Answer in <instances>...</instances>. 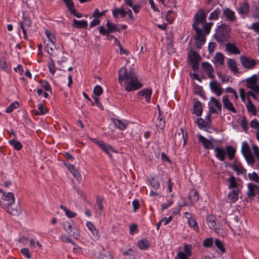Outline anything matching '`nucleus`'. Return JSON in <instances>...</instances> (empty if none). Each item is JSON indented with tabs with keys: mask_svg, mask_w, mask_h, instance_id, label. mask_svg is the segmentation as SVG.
I'll use <instances>...</instances> for the list:
<instances>
[{
	"mask_svg": "<svg viewBox=\"0 0 259 259\" xmlns=\"http://www.w3.org/2000/svg\"><path fill=\"white\" fill-rule=\"evenodd\" d=\"M203 245L206 247H211L213 245V240L211 238H208L203 241Z\"/></svg>",
	"mask_w": 259,
	"mask_h": 259,
	"instance_id": "58",
	"label": "nucleus"
},
{
	"mask_svg": "<svg viewBox=\"0 0 259 259\" xmlns=\"http://www.w3.org/2000/svg\"><path fill=\"white\" fill-rule=\"evenodd\" d=\"M239 194V189H232L228 194V197L232 202H235L238 199Z\"/></svg>",
	"mask_w": 259,
	"mask_h": 259,
	"instance_id": "24",
	"label": "nucleus"
},
{
	"mask_svg": "<svg viewBox=\"0 0 259 259\" xmlns=\"http://www.w3.org/2000/svg\"><path fill=\"white\" fill-rule=\"evenodd\" d=\"M221 13V9L220 8H217L214 11H213L210 14L209 16V19L211 20H217Z\"/></svg>",
	"mask_w": 259,
	"mask_h": 259,
	"instance_id": "35",
	"label": "nucleus"
},
{
	"mask_svg": "<svg viewBox=\"0 0 259 259\" xmlns=\"http://www.w3.org/2000/svg\"><path fill=\"white\" fill-rule=\"evenodd\" d=\"M241 152L243 155L250 153V149L247 143L245 141L243 142L241 147Z\"/></svg>",
	"mask_w": 259,
	"mask_h": 259,
	"instance_id": "48",
	"label": "nucleus"
},
{
	"mask_svg": "<svg viewBox=\"0 0 259 259\" xmlns=\"http://www.w3.org/2000/svg\"><path fill=\"white\" fill-rule=\"evenodd\" d=\"M249 28L253 30L256 33L259 34V21L253 23Z\"/></svg>",
	"mask_w": 259,
	"mask_h": 259,
	"instance_id": "63",
	"label": "nucleus"
},
{
	"mask_svg": "<svg viewBox=\"0 0 259 259\" xmlns=\"http://www.w3.org/2000/svg\"><path fill=\"white\" fill-rule=\"evenodd\" d=\"M113 16L115 18H117V15H121L122 18L125 17L127 12L123 8H115L112 11Z\"/></svg>",
	"mask_w": 259,
	"mask_h": 259,
	"instance_id": "30",
	"label": "nucleus"
},
{
	"mask_svg": "<svg viewBox=\"0 0 259 259\" xmlns=\"http://www.w3.org/2000/svg\"><path fill=\"white\" fill-rule=\"evenodd\" d=\"M192 27L196 33L194 37L195 46L197 49H200L206 41L205 35L202 33V29L199 28L196 24H193Z\"/></svg>",
	"mask_w": 259,
	"mask_h": 259,
	"instance_id": "4",
	"label": "nucleus"
},
{
	"mask_svg": "<svg viewBox=\"0 0 259 259\" xmlns=\"http://www.w3.org/2000/svg\"><path fill=\"white\" fill-rule=\"evenodd\" d=\"M188 223L189 226L193 228L196 231H199V228L197 223L194 218L191 217H187Z\"/></svg>",
	"mask_w": 259,
	"mask_h": 259,
	"instance_id": "40",
	"label": "nucleus"
},
{
	"mask_svg": "<svg viewBox=\"0 0 259 259\" xmlns=\"http://www.w3.org/2000/svg\"><path fill=\"white\" fill-rule=\"evenodd\" d=\"M206 222L209 227H214L215 225V222L213 216H207L206 218Z\"/></svg>",
	"mask_w": 259,
	"mask_h": 259,
	"instance_id": "55",
	"label": "nucleus"
},
{
	"mask_svg": "<svg viewBox=\"0 0 259 259\" xmlns=\"http://www.w3.org/2000/svg\"><path fill=\"white\" fill-rule=\"evenodd\" d=\"M123 259H135V255L132 249H128L123 252Z\"/></svg>",
	"mask_w": 259,
	"mask_h": 259,
	"instance_id": "43",
	"label": "nucleus"
},
{
	"mask_svg": "<svg viewBox=\"0 0 259 259\" xmlns=\"http://www.w3.org/2000/svg\"><path fill=\"white\" fill-rule=\"evenodd\" d=\"M86 226L94 236H98V232L92 223L91 222H87L86 223Z\"/></svg>",
	"mask_w": 259,
	"mask_h": 259,
	"instance_id": "41",
	"label": "nucleus"
},
{
	"mask_svg": "<svg viewBox=\"0 0 259 259\" xmlns=\"http://www.w3.org/2000/svg\"><path fill=\"white\" fill-rule=\"evenodd\" d=\"M247 111L252 113L254 115L256 113V108L254 104L251 102L250 98L248 97V103L246 105Z\"/></svg>",
	"mask_w": 259,
	"mask_h": 259,
	"instance_id": "36",
	"label": "nucleus"
},
{
	"mask_svg": "<svg viewBox=\"0 0 259 259\" xmlns=\"http://www.w3.org/2000/svg\"><path fill=\"white\" fill-rule=\"evenodd\" d=\"M222 102L224 107L228 111L234 113L237 112V111L234 108L232 103L230 101L228 95H225L223 97Z\"/></svg>",
	"mask_w": 259,
	"mask_h": 259,
	"instance_id": "13",
	"label": "nucleus"
},
{
	"mask_svg": "<svg viewBox=\"0 0 259 259\" xmlns=\"http://www.w3.org/2000/svg\"><path fill=\"white\" fill-rule=\"evenodd\" d=\"M208 12L209 11L205 13V11L203 9L201 8L199 9L198 11V12L195 15V22L193 23V24H196V25L198 26V23L202 24L205 22L207 14Z\"/></svg>",
	"mask_w": 259,
	"mask_h": 259,
	"instance_id": "8",
	"label": "nucleus"
},
{
	"mask_svg": "<svg viewBox=\"0 0 259 259\" xmlns=\"http://www.w3.org/2000/svg\"><path fill=\"white\" fill-rule=\"evenodd\" d=\"M252 17L255 19H259V8L256 5L252 7Z\"/></svg>",
	"mask_w": 259,
	"mask_h": 259,
	"instance_id": "57",
	"label": "nucleus"
},
{
	"mask_svg": "<svg viewBox=\"0 0 259 259\" xmlns=\"http://www.w3.org/2000/svg\"><path fill=\"white\" fill-rule=\"evenodd\" d=\"M23 21L22 22H20V27L22 30L23 33L24 35V38L25 39H27V29L26 27H29L31 25V21L29 17L27 16H23Z\"/></svg>",
	"mask_w": 259,
	"mask_h": 259,
	"instance_id": "10",
	"label": "nucleus"
},
{
	"mask_svg": "<svg viewBox=\"0 0 259 259\" xmlns=\"http://www.w3.org/2000/svg\"><path fill=\"white\" fill-rule=\"evenodd\" d=\"M19 106V104L18 102H14L10 104L6 109V112L8 113H11L13 111Z\"/></svg>",
	"mask_w": 259,
	"mask_h": 259,
	"instance_id": "46",
	"label": "nucleus"
},
{
	"mask_svg": "<svg viewBox=\"0 0 259 259\" xmlns=\"http://www.w3.org/2000/svg\"><path fill=\"white\" fill-rule=\"evenodd\" d=\"M233 169L237 172V174H245L246 170L240 164H234L232 165Z\"/></svg>",
	"mask_w": 259,
	"mask_h": 259,
	"instance_id": "32",
	"label": "nucleus"
},
{
	"mask_svg": "<svg viewBox=\"0 0 259 259\" xmlns=\"http://www.w3.org/2000/svg\"><path fill=\"white\" fill-rule=\"evenodd\" d=\"M202 66L207 72L214 71L212 66L208 62H203Z\"/></svg>",
	"mask_w": 259,
	"mask_h": 259,
	"instance_id": "56",
	"label": "nucleus"
},
{
	"mask_svg": "<svg viewBox=\"0 0 259 259\" xmlns=\"http://www.w3.org/2000/svg\"><path fill=\"white\" fill-rule=\"evenodd\" d=\"M112 121L115 127L122 131L126 129L128 125V121L126 120L122 121L119 119H113Z\"/></svg>",
	"mask_w": 259,
	"mask_h": 259,
	"instance_id": "19",
	"label": "nucleus"
},
{
	"mask_svg": "<svg viewBox=\"0 0 259 259\" xmlns=\"http://www.w3.org/2000/svg\"><path fill=\"white\" fill-rule=\"evenodd\" d=\"M63 227L66 233L71 237L73 236L75 238H77L79 235L77 233L72 231V227L69 222H66L63 224Z\"/></svg>",
	"mask_w": 259,
	"mask_h": 259,
	"instance_id": "20",
	"label": "nucleus"
},
{
	"mask_svg": "<svg viewBox=\"0 0 259 259\" xmlns=\"http://www.w3.org/2000/svg\"><path fill=\"white\" fill-rule=\"evenodd\" d=\"M240 62L242 66L247 69H252L254 68L256 64V61L244 56L240 57Z\"/></svg>",
	"mask_w": 259,
	"mask_h": 259,
	"instance_id": "7",
	"label": "nucleus"
},
{
	"mask_svg": "<svg viewBox=\"0 0 259 259\" xmlns=\"http://www.w3.org/2000/svg\"><path fill=\"white\" fill-rule=\"evenodd\" d=\"M209 87L211 91L218 96H220L223 94V89L221 88L220 84L217 81L210 82Z\"/></svg>",
	"mask_w": 259,
	"mask_h": 259,
	"instance_id": "16",
	"label": "nucleus"
},
{
	"mask_svg": "<svg viewBox=\"0 0 259 259\" xmlns=\"http://www.w3.org/2000/svg\"><path fill=\"white\" fill-rule=\"evenodd\" d=\"M192 246L190 244H186L184 246V250L185 251V253L188 256H191L192 255Z\"/></svg>",
	"mask_w": 259,
	"mask_h": 259,
	"instance_id": "61",
	"label": "nucleus"
},
{
	"mask_svg": "<svg viewBox=\"0 0 259 259\" xmlns=\"http://www.w3.org/2000/svg\"><path fill=\"white\" fill-rule=\"evenodd\" d=\"M238 13L244 18L249 11V4L247 2L239 4L237 8Z\"/></svg>",
	"mask_w": 259,
	"mask_h": 259,
	"instance_id": "11",
	"label": "nucleus"
},
{
	"mask_svg": "<svg viewBox=\"0 0 259 259\" xmlns=\"http://www.w3.org/2000/svg\"><path fill=\"white\" fill-rule=\"evenodd\" d=\"M46 35L48 38V42H55L56 38L54 35L50 31L46 30L45 31Z\"/></svg>",
	"mask_w": 259,
	"mask_h": 259,
	"instance_id": "53",
	"label": "nucleus"
},
{
	"mask_svg": "<svg viewBox=\"0 0 259 259\" xmlns=\"http://www.w3.org/2000/svg\"><path fill=\"white\" fill-rule=\"evenodd\" d=\"M250 127L254 128L257 130V132L259 133V122L257 120H252L250 123Z\"/></svg>",
	"mask_w": 259,
	"mask_h": 259,
	"instance_id": "64",
	"label": "nucleus"
},
{
	"mask_svg": "<svg viewBox=\"0 0 259 259\" xmlns=\"http://www.w3.org/2000/svg\"><path fill=\"white\" fill-rule=\"evenodd\" d=\"M230 27L225 23L218 26L215 29V33L213 36L219 43L222 44L227 40L230 37Z\"/></svg>",
	"mask_w": 259,
	"mask_h": 259,
	"instance_id": "3",
	"label": "nucleus"
},
{
	"mask_svg": "<svg viewBox=\"0 0 259 259\" xmlns=\"http://www.w3.org/2000/svg\"><path fill=\"white\" fill-rule=\"evenodd\" d=\"M226 155H228L230 160H232L234 158L236 150L231 146H228L226 147Z\"/></svg>",
	"mask_w": 259,
	"mask_h": 259,
	"instance_id": "34",
	"label": "nucleus"
},
{
	"mask_svg": "<svg viewBox=\"0 0 259 259\" xmlns=\"http://www.w3.org/2000/svg\"><path fill=\"white\" fill-rule=\"evenodd\" d=\"M258 76L254 74L246 79V86L256 94L259 95V85L257 83Z\"/></svg>",
	"mask_w": 259,
	"mask_h": 259,
	"instance_id": "5",
	"label": "nucleus"
},
{
	"mask_svg": "<svg viewBox=\"0 0 259 259\" xmlns=\"http://www.w3.org/2000/svg\"><path fill=\"white\" fill-rule=\"evenodd\" d=\"M208 109L210 113L219 114L222 112V105L218 99L211 97L208 103Z\"/></svg>",
	"mask_w": 259,
	"mask_h": 259,
	"instance_id": "6",
	"label": "nucleus"
},
{
	"mask_svg": "<svg viewBox=\"0 0 259 259\" xmlns=\"http://www.w3.org/2000/svg\"><path fill=\"white\" fill-rule=\"evenodd\" d=\"M227 181L229 182V185L228 186L229 189H239L238 185L236 180V178L234 176L231 175L230 178L228 179Z\"/></svg>",
	"mask_w": 259,
	"mask_h": 259,
	"instance_id": "26",
	"label": "nucleus"
},
{
	"mask_svg": "<svg viewBox=\"0 0 259 259\" xmlns=\"http://www.w3.org/2000/svg\"><path fill=\"white\" fill-rule=\"evenodd\" d=\"M199 140L203 144L204 147L206 149H213L214 145L211 142L201 135L199 136Z\"/></svg>",
	"mask_w": 259,
	"mask_h": 259,
	"instance_id": "21",
	"label": "nucleus"
},
{
	"mask_svg": "<svg viewBox=\"0 0 259 259\" xmlns=\"http://www.w3.org/2000/svg\"><path fill=\"white\" fill-rule=\"evenodd\" d=\"M118 80L120 85L127 92L137 90L142 87L136 73L132 70L128 71L124 66L118 71Z\"/></svg>",
	"mask_w": 259,
	"mask_h": 259,
	"instance_id": "1",
	"label": "nucleus"
},
{
	"mask_svg": "<svg viewBox=\"0 0 259 259\" xmlns=\"http://www.w3.org/2000/svg\"><path fill=\"white\" fill-rule=\"evenodd\" d=\"M93 92L96 96H99L103 93L102 88L100 85H97L94 88Z\"/></svg>",
	"mask_w": 259,
	"mask_h": 259,
	"instance_id": "60",
	"label": "nucleus"
},
{
	"mask_svg": "<svg viewBox=\"0 0 259 259\" xmlns=\"http://www.w3.org/2000/svg\"><path fill=\"white\" fill-rule=\"evenodd\" d=\"M189 59L190 62L199 61L200 57L196 52L192 51L189 54Z\"/></svg>",
	"mask_w": 259,
	"mask_h": 259,
	"instance_id": "39",
	"label": "nucleus"
},
{
	"mask_svg": "<svg viewBox=\"0 0 259 259\" xmlns=\"http://www.w3.org/2000/svg\"><path fill=\"white\" fill-rule=\"evenodd\" d=\"M72 26L76 28H86L88 26V22L85 20H77L74 19Z\"/></svg>",
	"mask_w": 259,
	"mask_h": 259,
	"instance_id": "23",
	"label": "nucleus"
},
{
	"mask_svg": "<svg viewBox=\"0 0 259 259\" xmlns=\"http://www.w3.org/2000/svg\"><path fill=\"white\" fill-rule=\"evenodd\" d=\"M98 259H113V257L109 252L101 253L99 255Z\"/></svg>",
	"mask_w": 259,
	"mask_h": 259,
	"instance_id": "62",
	"label": "nucleus"
},
{
	"mask_svg": "<svg viewBox=\"0 0 259 259\" xmlns=\"http://www.w3.org/2000/svg\"><path fill=\"white\" fill-rule=\"evenodd\" d=\"M98 145L100 147V148L107 154H108L110 157H112V155L111 152L117 153V151L116 149L113 148L112 146L110 145L106 144L104 142L102 141L97 142Z\"/></svg>",
	"mask_w": 259,
	"mask_h": 259,
	"instance_id": "9",
	"label": "nucleus"
},
{
	"mask_svg": "<svg viewBox=\"0 0 259 259\" xmlns=\"http://www.w3.org/2000/svg\"><path fill=\"white\" fill-rule=\"evenodd\" d=\"M60 239L63 242H67L76 245L75 243L72 240V239L66 235H62L60 237Z\"/></svg>",
	"mask_w": 259,
	"mask_h": 259,
	"instance_id": "52",
	"label": "nucleus"
},
{
	"mask_svg": "<svg viewBox=\"0 0 259 259\" xmlns=\"http://www.w3.org/2000/svg\"><path fill=\"white\" fill-rule=\"evenodd\" d=\"M197 123L198 127L201 129L203 127H207L208 126V123L207 121H205L201 118L197 119Z\"/></svg>",
	"mask_w": 259,
	"mask_h": 259,
	"instance_id": "51",
	"label": "nucleus"
},
{
	"mask_svg": "<svg viewBox=\"0 0 259 259\" xmlns=\"http://www.w3.org/2000/svg\"><path fill=\"white\" fill-rule=\"evenodd\" d=\"M150 185L155 190H157L160 187V182L158 180H156L154 177H151L149 179Z\"/></svg>",
	"mask_w": 259,
	"mask_h": 259,
	"instance_id": "42",
	"label": "nucleus"
},
{
	"mask_svg": "<svg viewBox=\"0 0 259 259\" xmlns=\"http://www.w3.org/2000/svg\"><path fill=\"white\" fill-rule=\"evenodd\" d=\"M212 25V22L206 23L203 26L202 32L204 31L205 34H208L210 31V29Z\"/></svg>",
	"mask_w": 259,
	"mask_h": 259,
	"instance_id": "50",
	"label": "nucleus"
},
{
	"mask_svg": "<svg viewBox=\"0 0 259 259\" xmlns=\"http://www.w3.org/2000/svg\"><path fill=\"white\" fill-rule=\"evenodd\" d=\"M215 152V157L221 161H224L226 157V150L224 148L219 147H214L213 149Z\"/></svg>",
	"mask_w": 259,
	"mask_h": 259,
	"instance_id": "14",
	"label": "nucleus"
},
{
	"mask_svg": "<svg viewBox=\"0 0 259 259\" xmlns=\"http://www.w3.org/2000/svg\"><path fill=\"white\" fill-rule=\"evenodd\" d=\"M189 199L190 205H193L199 199V194L195 189H192L189 193Z\"/></svg>",
	"mask_w": 259,
	"mask_h": 259,
	"instance_id": "17",
	"label": "nucleus"
},
{
	"mask_svg": "<svg viewBox=\"0 0 259 259\" xmlns=\"http://www.w3.org/2000/svg\"><path fill=\"white\" fill-rule=\"evenodd\" d=\"M165 120L162 117H158L157 118V122L156 126L159 129L163 130L165 126Z\"/></svg>",
	"mask_w": 259,
	"mask_h": 259,
	"instance_id": "49",
	"label": "nucleus"
},
{
	"mask_svg": "<svg viewBox=\"0 0 259 259\" xmlns=\"http://www.w3.org/2000/svg\"><path fill=\"white\" fill-rule=\"evenodd\" d=\"M202 112V105L200 101L195 102L193 105V113L197 116H201Z\"/></svg>",
	"mask_w": 259,
	"mask_h": 259,
	"instance_id": "25",
	"label": "nucleus"
},
{
	"mask_svg": "<svg viewBox=\"0 0 259 259\" xmlns=\"http://www.w3.org/2000/svg\"><path fill=\"white\" fill-rule=\"evenodd\" d=\"M15 196L13 193L4 192V194L0 200V205L6 209L7 211L12 215H18L21 213L20 207L13 208L12 205L15 203Z\"/></svg>",
	"mask_w": 259,
	"mask_h": 259,
	"instance_id": "2",
	"label": "nucleus"
},
{
	"mask_svg": "<svg viewBox=\"0 0 259 259\" xmlns=\"http://www.w3.org/2000/svg\"><path fill=\"white\" fill-rule=\"evenodd\" d=\"M223 16L231 22H233L236 20L234 12L228 8H226L223 10Z\"/></svg>",
	"mask_w": 259,
	"mask_h": 259,
	"instance_id": "12",
	"label": "nucleus"
},
{
	"mask_svg": "<svg viewBox=\"0 0 259 259\" xmlns=\"http://www.w3.org/2000/svg\"><path fill=\"white\" fill-rule=\"evenodd\" d=\"M46 44L45 49L46 51L50 55H53L54 53V50L56 48L54 42H47L46 41L45 42Z\"/></svg>",
	"mask_w": 259,
	"mask_h": 259,
	"instance_id": "31",
	"label": "nucleus"
},
{
	"mask_svg": "<svg viewBox=\"0 0 259 259\" xmlns=\"http://www.w3.org/2000/svg\"><path fill=\"white\" fill-rule=\"evenodd\" d=\"M96 209L99 214H101L103 209L102 199L100 196H97L96 199Z\"/></svg>",
	"mask_w": 259,
	"mask_h": 259,
	"instance_id": "38",
	"label": "nucleus"
},
{
	"mask_svg": "<svg viewBox=\"0 0 259 259\" xmlns=\"http://www.w3.org/2000/svg\"><path fill=\"white\" fill-rule=\"evenodd\" d=\"M9 143L12 146H13L16 150H20L22 148V145L20 142L16 139H12L9 141Z\"/></svg>",
	"mask_w": 259,
	"mask_h": 259,
	"instance_id": "37",
	"label": "nucleus"
},
{
	"mask_svg": "<svg viewBox=\"0 0 259 259\" xmlns=\"http://www.w3.org/2000/svg\"><path fill=\"white\" fill-rule=\"evenodd\" d=\"M226 50L232 54L238 55L240 54V50L235 44L229 42L226 45Z\"/></svg>",
	"mask_w": 259,
	"mask_h": 259,
	"instance_id": "18",
	"label": "nucleus"
},
{
	"mask_svg": "<svg viewBox=\"0 0 259 259\" xmlns=\"http://www.w3.org/2000/svg\"><path fill=\"white\" fill-rule=\"evenodd\" d=\"M64 165L73 175L76 181L79 183H80L81 181V177L78 170L75 168L74 166L72 164L67 163H64Z\"/></svg>",
	"mask_w": 259,
	"mask_h": 259,
	"instance_id": "15",
	"label": "nucleus"
},
{
	"mask_svg": "<svg viewBox=\"0 0 259 259\" xmlns=\"http://www.w3.org/2000/svg\"><path fill=\"white\" fill-rule=\"evenodd\" d=\"M106 26L109 33L115 31L119 32L120 31V30L118 28L117 24H113L111 23L109 20H108L107 22Z\"/></svg>",
	"mask_w": 259,
	"mask_h": 259,
	"instance_id": "29",
	"label": "nucleus"
},
{
	"mask_svg": "<svg viewBox=\"0 0 259 259\" xmlns=\"http://www.w3.org/2000/svg\"><path fill=\"white\" fill-rule=\"evenodd\" d=\"M214 244L217 248H219L222 253L225 252V248L224 247V244L220 239H215L214 240Z\"/></svg>",
	"mask_w": 259,
	"mask_h": 259,
	"instance_id": "47",
	"label": "nucleus"
},
{
	"mask_svg": "<svg viewBox=\"0 0 259 259\" xmlns=\"http://www.w3.org/2000/svg\"><path fill=\"white\" fill-rule=\"evenodd\" d=\"M35 115H44L46 114L48 112V110L45 108L42 104H39L38 106L37 109L33 111Z\"/></svg>",
	"mask_w": 259,
	"mask_h": 259,
	"instance_id": "33",
	"label": "nucleus"
},
{
	"mask_svg": "<svg viewBox=\"0 0 259 259\" xmlns=\"http://www.w3.org/2000/svg\"><path fill=\"white\" fill-rule=\"evenodd\" d=\"M248 176L250 180L254 181L256 183H259V176L255 172H253L251 174H248Z\"/></svg>",
	"mask_w": 259,
	"mask_h": 259,
	"instance_id": "54",
	"label": "nucleus"
},
{
	"mask_svg": "<svg viewBox=\"0 0 259 259\" xmlns=\"http://www.w3.org/2000/svg\"><path fill=\"white\" fill-rule=\"evenodd\" d=\"M227 64L229 68H230L231 71H232L234 73H237L238 72L236 62L234 59H228Z\"/></svg>",
	"mask_w": 259,
	"mask_h": 259,
	"instance_id": "27",
	"label": "nucleus"
},
{
	"mask_svg": "<svg viewBox=\"0 0 259 259\" xmlns=\"http://www.w3.org/2000/svg\"><path fill=\"white\" fill-rule=\"evenodd\" d=\"M248 190L247 192V195L249 197H253L255 196V189H256L257 186L253 184L252 183H248L247 185Z\"/></svg>",
	"mask_w": 259,
	"mask_h": 259,
	"instance_id": "28",
	"label": "nucleus"
},
{
	"mask_svg": "<svg viewBox=\"0 0 259 259\" xmlns=\"http://www.w3.org/2000/svg\"><path fill=\"white\" fill-rule=\"evenodd\" d=\"M138 247L142 250H146L149 247L147 240H141L138 242Z\"/></svg>",
	"mask_w": 259,
	"mask_h": 259,
	"instance_id": "44",
	"label": "nucleus"
},
{
	"mask_svg": "<svg viewBox=\"0 0 259 259\" xmlns=\"http://www.w3.org/2000/svg\"><path fill=\"white\" fill-rule=\"evenodd\" d=\"M243 156L248 163L253 164L254 163V159L251 152L248 154L247 153L243 155Z\"/></svg>",
	"mask_w": 259,
	"mask_h": 259,
	"instance_id": "59",
	"label": "nucleus"
},
{
	"mask_svg": "<svg viewBox=\"0 0 259 259\" xmlns=\"http://www.w3.org/2000/svg\"><path fill=\"white\" fill-rule=\"evenodd\" d=\"M152 93L151 89H144L139 92L140 96L144 97L146 101L148 103L150 102L151 100V96Z\"/></svg>",
	"mask_w": 259,
	"mask_h": 259,
	"instance_id": "22",
	"label": "nucleus"
},
{
	"mask_svg": "<svg viewBox=\"0 0 259 259\" xmlns=\"http://www.w3.org/2000/svg\"><path fill=\"white\" fill-rule=\"evenodd\" d=\"M214 60L220 65H223L224 62V56L222 53H217L215 55Z\"/></svg>",
	"mask_w": 259,
	"mask_h": 259,
	"instance_id": "45",
	"label": "nucleus"
}]
</instances>
